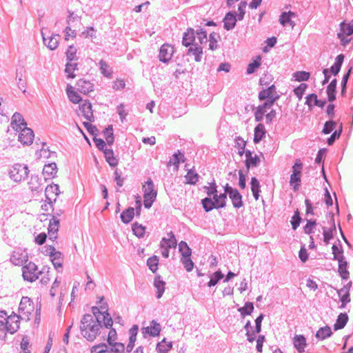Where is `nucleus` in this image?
I'll use <instances>...</instances> for the list:
<instances>
[{
  "label": "nucleus",
  "mask_w": 353,
  "mask_h": 353,
  "mask_svg": "<svg viewBox=\"0 0 353 353\" xmlns=\"http://www.w3.org/2000/svg\"><path fill=\"white\" fill-rule=\"evenodd\" d=\"M101 328V320H98L90 314H85L81 320V334L89 341H93L97 338Z\"/></svg>",
  "instance_id": "f257e3e1"
},
{
  "label": "nucleus",
  "mask_w": 353,
  "mask_h": 353,
  "mask_svg": "<svg viewBox=\"0 0 353 353\" xmlns=\"http://www.w3.org/2000/svg\"><path fill=\"white\" fill-rule=\"evenodd\" d=\"M303 165L300 159H297L292 168L290 183L294 191L299 190Z\"/></svg>",
  "instance_id": "f03ea898"
},
{
  "label": "nucleus",
  "mask_w": 353,
  "mask_h": 353,
  "mask_svg": "<svg viewBox=\"0 0 353 353\" xmlns=\"http://www.w3.org/2000/svg\"><path fill=\"white\" fill-rule=\"evenodd\" d=\"M28 173L29 170L26 165L16 163L10 170L9 176L14 181L20 182L28 176Z\"/></svg>",
  "instance_id": "7ed1b4c3"
},
{
  "label": "nucleus",
  "mask_w": 353,
  "mask_h": 353,
  "mask_svg": "<svg viewBox=\"0 0 353 353\" xmlns=\"http://www.w3.org/2000/svg\"><path fill=\"white\" fill-rule=\"evenodd\" d=\"M34 311L32 301L28 296H23L19 306V316L22 320L28 321Z\"/></svg>",
  "instance_id": "20e7f679"
},
{
  "label": "nucleus",
  "mask_w": 353,
  "mask_h": 353,
  "mask_svg": "<svg viewBox=\"0 0 353 353\" xmlns=\"http://www.w3.org/2000/svg\"><path fill=\"white\" fill-rule=\"evenodd\" d=\"M279 98V94L276 92L274 85L268 86L265 89L261 90L259 93V101H265V103H270V105H273L274 102Z\"/></svg>",
  "instance_id": "39448f33"
},
{
  "label": "nucleus",
  "mask_w": 353,
  "mask_h": 353,
  "mask_svg": "<svg viewBox=\"0 0 353 353\" xmlns=\"http://www.w3.org/2000/svg\"><path fill=\"white\" fill-rule=\"evenodd\" d=\"M23 277L25 281L33 282L38 279L41 272L38 270L37 266L32 262L28 263L22 268Z\"/></svg>",
  "instance_id": "423d86ee"
},
{
  "label": "nucleus",
  "mask_w": 353,
  "mask_h": 353,
  "mask_svg": "<svg viewBox=\"0 0 353 353\" xmlns=\"http://www.w3.org/2000/svg\"><path fill=\"white\" fill-rule=\"evenodd\" d=\"M216 185L213 181V186L212 187V191H207V194L209 196L213 195V200L216 202V207L219 208H225L226 205L227 195L225 193L217 194Z\"/></svg>",
  "instance_id": "0eeeda50"
},
{
  "label": "nucleus",
  "mask_w": 353,
  "mask_h": 353,
  "mask_svg": "<svg viewBox=\"0 0 353 353\" xmlns=\"http://www.w3.org/2000/svg\"><path fill=\"white\" fill-rule=\"evenodd\" d=\"M340 26L341 30L338 33V37L340 39L341 43L345 46L350 41V39H347V37L353 34V23L342 22Z\"/></svg>",
  "instance_id": "6e6552de"
},
{
  "label": "nucleus",
  "mask_w": 353,
  "mask_h": 353,
  "mask_svg": "<svg viewBox=\"0 0 353 353\" xmlns=\"http://www.w3.org/2000/svg\"><path fill=\"white\" fill-rule=\"evenodd\" d=\"M60 194L59 187L57 184L48 185L45 190L46 201L52 207L53 202L56 201V196Z\"/></svg>",
  "instance_id": "1a4fd4ad"
},
{
  "label": "nucleus",
  "mask_w": 353,
  "mask_h": 353,
  "mask_svg": "<svg viewBox=\"0 0 353 353\" xmlns=\"http://www.w3.org/2000/svg\"><path fill=\"white\" fill-rule=\"evenodd\" d=\"M20 133L19 134L18 140L23 145H30L32 143L34 134L32 129L27 126L19 130Z\"/></svg>",
  "instance_id": "9d476101"
},
{
  "label": "nucleus",
  "mask_w": 353,
  "mask_h": 353,
  "mask_svg": "<svg viewBox=\"0 0 353 353\" xmlns=\"http://www.w3.org/2000/svg\"><path fill=\"white\" fill-rule=\"evenodd\" d=\"M161 330V325L157 323L155 320H152L150 322V325L146 327H143L141 331L144 338H146L148 335L150 336H157L159 335Z\"/></svg>",
  "instance_id": "9b49d317"
},
{
  "label": "nucleus",
  "mask_w": 353,
  "mask_h": 353,
  "mask_svg": "<svg viewBox=\"0 0 353 353\" xmlns=\"http://www.w3.org/2000/svg\"><path fill=\"white\" fill-rule=\"evenodd\" d=\"M174 53V48L168 44H163L160 50L159 54V61L163 63H168L172 59Z\"/></svg>",
  "instance_id": "f8f14e48"
},
{
  "label": "nucleus",
  "mask_w": 353,
  "mask_h": 353,
  "mask_svg": "<svg viewBox=\"0 0 353 353\" xmlns=\"http://www.w3.org/2000/svg\"><path fill=\"white\" fill-rule=\"evenodd\" d=\"M19 319H21L20 316L17 314L8 316L4 329L10 334L16 332L19 328Z\"/></svg>",
  "instance_id": "ddd939ff"
},
{
  "label": "nucleus",
  "mask_w": 353,
  "mask_h": 353,
  "mask_svg": "<svg viewBox=\"0 0 353 353\" xmlns=\"http://www.w3.org/2000/svg\"><path fill=\"white\" fill-rule=\"evenodd\" d=\"M351 287L352 282L350 281L346 285H345L341 289L339 290L337 292L338 295L340 298V301L341 302V308L345 307L347 303H348L350 301V290Z\"/></svg>",
  "instance_id": "4468645a"
},
{
  "label": "nucleus",
  "mask_w": 353,
  "mask_h": 353,
  "mask_svg": "<svg viewBox=\"0 0 353 353\" xmlns=\"http://www.w3.org/2000/svg\"><path fill=\"white\" fill-rule=\"evenodd\" d=\"M76 89L79 92L87 94L94 90V84L89 80L80 79L76 83Z\"/></svg>",
  "instance_id": "2eb2a0df"
},
{
  "label": "nucleus",
  "mask_w": 353,
  "mask_h": 353,
  "mask_svg": "<svg viewBox=\"0 0 353 353\" xmlns=\"http://www.w3.org/2000/svg\"><path fill=\"white\" fill-rule=\"evenodd\" d=\"M238 18L236 17V12L235 11H230L228 12L223 18V27L226 30H232L236 23Z\"/></svg>",
  "instance_id": "dca6fc26"
},
{
  "label": "nucleus",
  "mask_w": 353,
  "mask_h": 353,
  "mask_svg": "<svg viewBox=\"0 0 353 353\" xmlns=\"http://www.w3.org/2000/svg\"><path fill=\"white\" fill-rule=\"evenodd\" d=\"M10 125L15 131L19 132V130L27 126V123L21 114L15 112L12 117Z\"/></svg>",
  "instance_id": "f3484780"
},
{
  "label": "nucleus",
  "mask_w": 353,
  "mask_h": 353,
  "mask_svg": "<svg viewBox=\"0 0 353 353\" xmlns=\"http://www.w3.org/2000/svg\"><path fill=\"white\" fill-rule=\"evenodd\" d=\"M196 31L192 28H188L183 33L182 44L185 47H189L195 44Z\"/></svg>",
  "instance_id": "a211bd4d"
},
{
  "label": "nucleus",
  "mask_w": 353,
  "mask_h": 353,
  "mask_svg": "<svg viewBox=\"0 0 353 353\" xmlns=\"http://www.w3.org/2000/svg\"><path fill=\"white\" fill-rule=\"evenodd\" d=\"M143 198L153 196L157 198V190L155 189L154 184L150 178H148L145 181V185L143 186Z\"/></svg>",
  "instance_id": "6ab92c4d"
},
{
  "label": "nucleus",
  "mask_w": 353,
  "mask_h": 353,
  "mask_svg": "<svg viewBox=\"0 0 353 353\" xmlns=\"http://www.w3.org/2000/svg\"><path fill=\"white\" fill-rule=\"evenodd\" d=\"M328 227H323V240L325 243H328L329 241L333 238V231L335 230L336 227L333 218H330L327 220Z\"/></svg>",
  "instance_id": "aec40b11"
},
{
  "label": "nucleus",
  "mask_w": 353,
  "mask_h": 353,
  "mask_svg": "<svg viewBox=\"0 0 353 353\" xmlns=\"http://www.w3.org/2000/svg\"><path fill=\"white\" fill-rule=\"evenodd\" d=\"M294 347L299 352L303 353L305 352V348L307 347L306 339L303 335H295L292 339Z\"/></svg>",
  "instance_id": "412c9836"
},
{
  "label": "nucleus",
  "mask_w": 353,
  "mask_h": 353,
  "mask_svg": "<svg viewBox=\"0 0 353 353\" xmlns=\"http://www.w3.org/2000/svg\"><path fill=\"white\" fill-rule=\"evenodd\" d=\"M41 35L43 37V42L45 45L50 50H55L58 47L59 41L57 37H59V34L56 35H52L48 37V38L46 37V33L43 32V28L41 30Z\"/></svg>",
  "instance_id": "4be33fe9"
},
{
  "label": "nucleus",
  "mask_w": 353,
  "mask_h": 353,
  "mask_svg": "<svg viewBox=\"0 0 353 353\" xmlns=\"http://www.w3.org/2000/svg\"><path fill=\"white\" fill-rule=\"evenodd\" d=\"M154 286L157 289L156 297L157 299L161 298L165 292V282L163 281L159 274H157L154 277Z\"/></svg>",
  "instance_id": "5701e85b"
},
{
  "label": "nucleus",
  "mask_w": 353,
  "mask_h": 353,
  "mask_svg": "<svg viewBox=\"0 0 353 353\" xmlns=\"http://www.w3.org/2000/svg\"><path fill=\"white\" fill-rule=\"evenodd\" d=\"M28 254L25 252H14L10 257V261L15 265H22L28 261Z\"/></svg>",
  "instance_id": "b1692460"
},
{
  "label": "nucleus",
  "mask_w": 353,
  "mask_h": 353,
  "mask_svg": "<svg viewBox=\"0 0 353 353\" xmlns=\"http://www.w3.org/2000/svg\"><path fill=\"white\" fill-rule=\"evenodd\" d=\"M79 109L87 121H92L94 120L92 104L90 102L85 101L80 105Z\"/></svg>",
  "instance_id": "393cba45"
},
{
  "label": "nucleus",
  "mask_w": 353,
  "mask_h": 353,
  "mask_svg": "<svg viewBox=\"0 0 353 353\" xmlns=\"http://www.w3.org/2000/svg\"><path fill=\"white\" fill-rule=\"evenodd\" d=\"M187 54L194 55L195 61L200 62L202 59L203 48L197 43L193 44L189 46Z\"/></svg>",
  "instance_id": "a878e982"
},
{
  "label": "nucleus",
  "mask_w": 353,
  "mask_h": 353,
  "mask_svg": "<svg viewBox=\"0 0 353 353\" xmlns=\"http://www.w3.org/2000/svg\"><path fill=\"white\" fill-rule=\"evenodd\" d=\"M266 130L265 126L262 123H259L254 130V139L253 141L255 144L260 143L262 139L265 137Z\"/></svg>",
  "instance_id": "bb28decb"
},
{
  "label": "nucleus",
  "mask_w": 353,
  "mask_h": 353,
  "mask_svg": "<svg viewBox=\"0 0 353 353\" xmlns=\"http://www.w3.org/2000/svg\"><path fill=\"white\" fill-rule=\"evenodd\" d=\"M305 104L307 105L310 108L314 106L323 108L325 104V101L319 100L316 94H310L306 97Z\"/></svg>",
  "instance_id": "cd10ccee"
},
{
  "label": "nucleus",
  "mask_w": 353,
  "mask_h": 353,
  "mask_svg": "<svg viewBox=\"0 0 353 353\" xmlns=\"http://www.w3.org/2000/svg\"><path fill=\"white\" fill-rule=\"evenodd\" d=\"M270 104V103H268L264 102L262 105H260L256 108V111L254 112L256 121L259 122L263 119V116L267 112V110L272 107Z\"/></svg>",
  "instance_id": "c85d7f7f"
},
{
  "label": "nucleus",
  "mask_w": 353,
  "mask_h": 353,
  "mask_svg": "<svg viewBox=\"0 0 353 353\" xmlns=\"http://www.w3.org/2000/svg\"><path fill=\"white\" fill-rule=\"evenodd\" d=\"M168 235L169 236L168 239L165 237L162 239L160 243L161 247L164 248L165 246L168 248H176L177 245V241L174 236V233L170 232L168 234Z\"/></svg>",
  "instance_id": "c756f323"
},
{
  "label": "nucleus",
  "mask_w": 353,
  "mask_h": 353,
  "mask_svg": "<svg viewBox=\"0 0 353 353\" xmlns=\"http://www.w3.org/2000/svg\"><path fill=\"white\" fill-rule=\"evenodd\" d=\"M228 196L232 200V205L235 208H240L243 206L242 195L236 189L232 192H229Z\"/></svg>",
  "instance_id": "7c9ffc66"
},
{
  "label": "nucleus",
  "mask_w": 353,
  "mask_h": 353,
  "mask_svg": "<svg viewBox=\"0 0 353 353\" xmlns=\"http://www.w3.org/2000/svg\"><path fill=\"white\" fill-rule=\"evenodd\" d=\"M50 256L56 270L63 267V254L61 252L56 250Z\"/></svg>",
  "instance_id": "2f4dec72"
},
{
  "label": "nucleus",
  "mask_w": 353,
  "mask_h": 353,
  "mask_svg": "<svg viewBox=\"0 0 353 353\" xmlns=\"http://www.w3.org/2000/svg\"><path fill=\"white\" fill-rule=\"evenodd\" d=\"M135 215L134 208L129 207L126 210H123L121 214V220L123 223H129L134 218Z\"/></svg>",
  "instance_id": "473e14b6"
},
{
  "label": "nucleus",
  "mask_w": 353,
  "mask_h": 353,
  "mask_svg": "<svg viewBox=\"0 0 353 353\" xmlns=\"http://www.w3.org/2000/svg\"><path fill=\"white\" fill-rule=\"evenodd\" d=\"M106 161L110 166L114 168L118 165L119 160L114 157V152L112 149H106L103 152Z\"/></svg>",
  "instance_id": "72a5a7b5"
},
{
  "label": "nucleus",
  "mask_w": 353,
  "mask_h": 353,
  "mask_svg": "<svg viewBox=\"0 0 353 353\" xmlns=\"http://www.w3.org/2000/svg\"><path fill=\"white\" fill-rule=\"evenodd\" d=\"M66 93L70 101L73 103H79L82 99L80 95L73 90L70 85H67Z\"/></svg>",
  "instance_id": "f704fd0d"
},
{
  "label": "nucleus",
  "mask_w": 353,
  "mask_h": 353,
  "mask_svg": "<svg viewBox=\"0 0 353 353\" xmlns=\"http://www.w3.org/2000/svg\"><path fill=\"white\" fill-rule=\"evenodd\" d=\"M57 164L55 163H51L44 165L43 174L47 176L49 179L53 178L57 173Z\"/></svg>",
  "instance_id": "c9c22d12"
},
{
  "label": "nucleus",
  "mask_w": 353,
  "mask_h": 353,
  "mask_svg": "<svg viewBox=\"0 0 353 353\" xmlns=\"http://www.w3.org/2000/svg\"><path fill=\"white\" fill-rule=\"evenodd\" d=\"M201 204L206 212H209L214 208L219 209V208L216 207V202H214L210 196L203 199L201 200Z\"/></svg>",
  "instance_id": "e433bc0d"
},
{
  "label": "nucleus",
  "mask_w": 353,
  "mask_h": 353,
  "mask_svg": "<svg viewBox=\"0 0 353 353\" xmlns=\"http://www.w3.org/2000/svg\"><path fill=\"white\" fill-rule=\"evenodd\" d=\"M186 180L185 183L190 185H195L199 179V175L194 170V169L188 170L186 175L185 176Z\"/></svg>",
  "instance_id": "4c0bfd02"
},
{
  "label": "nucleus",
  "mask_w": 353,
  "mask_h": 353,
  "mask_svg": "<svg viewBox=\"0 0 353 353\" xmlns=\"http://www.w3.org/2000/svg\"><path fill=\"white\" fill-rule=\"evenodd\" d=\"M99 69L101 70V72L104 77L109 78V79L112 77V73H113L112 70L110 67V65L107 64V63L105 61L101 59L99 61Z\"/></svg>",
  "instance_id": "58836bf2"
},
{
  "label": "nucleus",
  "mask_w": 353,
  "mask_h": 353,
  "mask_svg": "<svg viewBox=\"0 0 353 353\" xmlns=\"http://www.w3.org/2000/svg\"><path fill=\"white\" fill-rule=\"evenodd\" d=\"M172 348V342H167L164 338L161 342L157 343V350L161 353H168Z\"/></svg>",
  "instance_id": "ea45409f"
},
{
  "label": "nucleus",
  "mask_w": 353,
  "mask_h": 353,
  "mask_svg": "<svg viewBox=\"0 0 353 353\" xmlns=\"http://www.w3.org/2000/svg\"><path fill=\"white\" fill-rule=\"evenodd\" d=\"M185 161V157L183 153L180 152V150H178L177 152H175L172 157L170 159V161L168 162V165L173 164L176 169L179 168V165L180 162H184Z\"/></svg>",
  "instance_id": "a19ab883"
},
{
  "label": "nucleus",
  "mask_w": 353,
  "mask_h": 353,
  "mask_svg": "<svg viewBox=\"0 0 353 353\" xmlns=\"http://www.w3.org/2000/svg\"><path fill=\"white\" fill-rule=\"evenodd\" d=\"M330 327L326 325L321 327L316 333V337L319 340H324L332 335Z\"/></svg>",
  "instance_id": "79ce46f5"
},
{
  "label": "nucleus",
  "mask_w": 353,
  "mask_h": 353,
  "mask_svg": "<svg viewBox=\"0 0 353 353\" xmlns=\"http://www.w3.org/2000/svg\"><path fill=\"white\" fill-rule=\"evenodd\" d=\"M132 230L136 236H137L139 239H141L143 238L145 235V227L139 223L138 222H135L132 225Z\"/></svg>",
  "instance_id": "37998d69"
},
{
  "label": "nucleus",
  "mask_w": 353,
  "mask_h": 353,
  "mask_svg": "<svg viewBox=\"0 0 353 353\" xmlns=\"http://www.w3.org/2000/svg\"><path fill=\"white\" fill-rule=\"evenodd\" d=\"M220 39V35L216 32H211L209 35V49L214 51L219 48V45L217 44L218 40Z\"/></svg>",
  "instance_id": "c03bdc74"
},
{
  "label": "nucleus",
  "mask_w": 353,
  "mask_h": 353,
  "mask_svg": "<svg viewBox=\"0 0 353 353\" xmlns=\"http://www.w3.org/2000/svg\"><path fill=\"white\" fill-rule=\"evenodd\" d=\"M348 320V316L346 314L341 313L336 319L334 328L335 330H341L345 327Z\"/></svg>",
  "instance_id": "a18cd8bd"
},
{
  "label": "nucleus",
  "mask_w": 353,
  "mask_h": 353,
  "mask_svg": "<svg viewBox=\"0 0 353 353\" xmlns=\"http://www.w3.org/2000/svg\"><path fill=\"white\" fill-rule=\"evenodd\" d=\"M343 59H344V55H343V54L338 55L335 59L334 64L331 67L329 72H330L334 75H336L339 73V72L340 71L341 66L343 63Z\"/></svg>",
  "instance_id": "49530a36"
},
{
  "label": "nucleus",
  "mask_w": 353,
  "mask_h": 353,
  "mask_svg": "<svg viewBox=\"0 0 353 353\" xmlns=\"http://www.w3.org/2000/svg\"><path fill=\"white\" fill-rule=\"evenodd\" d=\"M30 189L33 192H39L41 187V179L37 175H32L28 183Z\"/></svg>",
  "instance_id": "de8ad7c7"
},
{
  "label": "nucleus",
  "mask_w": 353,
  "mask_h": 353,
  "mask_svg": "<svg viewBox=\"0 0 353 353\" xmlns=\"http://www.w3.org/2000/svg\"><path fill=\"white\" fill-rule=\"evenodd\" d=\"M261 162L260 158L257 154H254L249 159H245V165L248 170H250V168H256L259 165Z\"/></svg>",
  "instance_id": "09e8293b"
},
{
  "label": "nucleus",
  "mask_w": 353,
  "mask_h": 353,
  "mask_svg": "<svg viewBox=\"0 0 353 353\" xmlns=\"http://www.w3.org/2000/svg\"><path fill=\"white\" fill-rule=\"evenodd\" d=\"M179 250L182 257L191 256L192 250L185 241H181L179 243Z\"/></svg>",
  "instance_id": "8fccbe9b"
},
{
  "label": "nucleus",
  "mask_w": 353,
  "mask_h": 353,
  "mask_svg": "<svg viewBox=\"0 0 353 353\" xmlns=\"http://www.w3.org/2000/svg\"><path fill=\"white\" fill-rule=\"evenodd\" d=\"M159 257L156 255H153L150 257L147 260V265L148 268L152 272V273H155L158 269L159 265Z\"/></svg>",
  "instance_id": "3c124183"
},
{
  "label": "nucleus",
  "mask_w": 353,
  "mask_h": 353,
  "mask_svg": "<svg viewBox=\"0 0 353 353\" xmlns=\"http://www.w3.org/2000/svg\"><path fill=\"white\" fill-rule=\"evenodd\" d=\"M254 310V304L252 302H246L243 307H239L238 311L243 317L250 315Z\"/></svg>",
  "instance_id": "603ef678"
},
{
  "label": "nucleus",
  "mask_w": 353,
  "mask_h": 353,
  "mask_svg": "<svg viewBox=\"0 0 353 353\" xmlns=\"http://www.w3.org/2000/svg\"><path fill=\"white\" fill-rule=\"evenodd\" d=\"M261 58L260 56L256 57L255 59H254L251 63H250L248 65L247 73L248 74L254 73L256 70L259 68L261 65Z\"/></svg>",
  "instance_id": "864d4df0"
},
{
  "label": "nucleus",
  "mask_w": 353,
  "mask_h": 353,
  "mask_svg": "<svg viewBox=\"0 0 353 353\" xmlns=\"http://www.w3.org/2000/svg\"><path fill=\"white\" fill-rule=\"evenodd\" d=\"M224 277L223 274L221 272V270H218L215 272L212 275L210 276V280L208 283V287H212L217 284V283L221 280Z\"/></svg>",
  "instance_id": "5fc2aeb1"
},
{
  "label": "nucleus",
  "mask_w": 353,
  "mask_h": 353,
  "mask_svg": "<svg viewBox=\"0 0 353 353\" xmlns=\"http://www.w3.org/2000/svg\"><path fill=\"white\" fill-rule=\"evenodd\" d=\"M235 147L238 149V154L243 156L245 150L246 141L241 137H237L235 139Z\"/></svg>",
  "instance_id": "6e6d98bb"
},
{
  "label": "nucleus",
  "mask_w": 353,
  "mask_h": 353,
  "mask_svg": "<svg viewBox=\"0 0 353 353\" xmlns=\"http://www.w3.org/2000/svg\"><path fill=\"white\" fill-rule=\"evenodd\" d=\"M339 272L343 279L349 277V272L347 270V262L343 259H339Z\"/></svg>",
  "instance_id": "4d7b16f0"
},
{
  "label": "nucleus",
  "mask_w": 353,
  "mask_h": 353,
  "mask_svg": "<svg viewBox=\"0 0 353 353\" xmlns=\"http://www.w3.org/2000/svg\"><path fill=\"white\" fill-rule=\"evenodd\" d=\"M91 352L92 353H110V347L104 343L93 346Z\"/></svg>",
  "instance_id": "13d9d810"
},
{
  "label": "nucleus",
  "mask_w": 353,
  "mask_h": 353,
  "mask_svg": "<svg viewBox=\"0 0 353 353\" xmlns=\"http://www.w3.org/2000/svg\"><path fill=\"white\" fill-rule=\"evenodd\" d=\"M196 34L201 44L207 43V32L201 27H199L196 30Z\"/></svg>",
  "instance_id": "bf43d9fd"
},
{
  "label": "nucleus",
  "mask_w": 353,
  "mask_h": 353,
  "mask_svg": "<svg viewBox=\"0 0 353 353\" xmlns=\"http://www.w3.org/2000/svg\"><path fill=\"white\" fill-rule=\"evenodd\" d=\"M102 321L106 328H110L112 325L113 321L108 310H105L101 316V322Z\"/></svg>",
  "instance_id": "052dcab7"
},
{
  "label": "nucleus",
  "mask_w": 353,
  "mask_h": 353,
  "mask_svg": "<svg viewBox=\"0 0 353 353\" xmlns=\"http://www.w3.org/2000/svg\"><path fill=\"white\" fill-rule=\"evenodd\" d=\"M181 262L187 272H191L193 270L194 263L192 261L190 256L181 257Z\"/></svg>",
  "instance_id": "680f3d73"
},
{
  "label": "nucleus",
  "mask_w": 353,
  "mask_h": 353,
  "mask_svg": "<svg viewBox=\"0 0 353 353\" xmlns=\"http://www.w3.org/2000/svg\"><path fill=\"white\" fill-rule=\"evenodd\" d=\"M293 78L297 81H307L310 78V73L305 71H299L293 74Z\"/></svg>",
  "instance_id": "e2e57ef3"
},
{
  "label": "nucleus",
  "mask_w": 353,
  "mask_h": 353,
  "mask_svg": "<svg viewBox=\"0 0 353 353\" xmlns=\"http://www.w3.org/2000/svg\"><path fill=\"white\" fill-rule=\"evenodd\" d=\"M247 6V2L246 1H241L238 6V10L239 12V14H236V17L239 21L243 20L245 13V8Z\"/></svg>",
  "instance_id": "0e129e2a"
},
{
  "label": "nucleus",
  "mask_w": 353,
  "mask_h": 353,
  "mask_svg": "<svg viewBox=\"0 0 353 353\" xmlns=\"http://www.w3.org/2000/svg\"><path fill=\"white\" fill-rule=\"evenodd\" d=\"M112 347L110 348V352H115L119 353H123L125 350L124 344L122 343H114L112 345H110Z\"/></svg>",
  "instance_id": "69168bd1"
},
{
  "label": "nucleus",
  "mask_w": 353,
  "mask_h": 353,
  "mask_svg": "<svg viewBox=\"0 0 353 353\" xmlns=\"http://www.w3.org/2000/svg\"><path fill=\"white\" fill-rule=\"evenodd\" d=\"M93 141L94 142V143L96 145V147L100 151L103 152L105 150L107 149V148H106V143H105V141H103V139H102L101 138H97V137H94L93 138Z\"/></svg>",
  "instance_id": "338daca9"
},
{
  "label": "nucleus",
  "mask_w": 353,
  "mask_h": 353,
  "mask_svg": "<svg viewBox=\"0 0 353 353\" xmlns=\"http://www.w3.org/2000/svg\"><path fill=\"white\" fill-rule=\"evenodd\" d=\"M336 122L333 121H327L324 125L323 132L324 134H330L336 128Z\"/></svg>",
  "instance_id": "774afa93"
}]
</instances>
